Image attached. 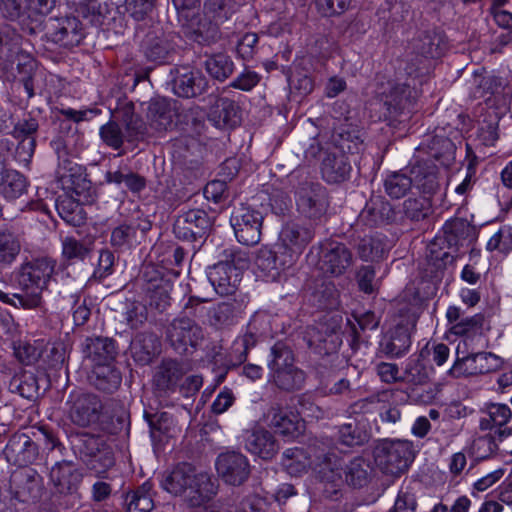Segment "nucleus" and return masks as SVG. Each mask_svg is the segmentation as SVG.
Returning a JSON list of instances; mask_svg holds the SVG:
<instances>
[{"mask_svg": "<svg viewBox=\"0 0 512 512\" xmlns=\"http://www.w3.org/2000/svg\"><path fill=\"white\" fill-rule=\"evenodd\" d=\"M27 181L23 174L14 169L2 168L0 194L7 199H16L26 192Z\"/></svg>", "mask_w": 512, "mask_h": 512, "instance_id": "13d9d810", "label": "nucleus"}, {"mask_svg": "<svg viewBox=\"0 0 512 512\" xmlns=\"http://www.w3.org/2000/svg\"><path fill=\"white\" fill-rule=\"evenodd\" d=\"M442 232V236H437L428 245L426 255L428 265L434 268L431 272L443 271L448 264H453L455 261V257L443 251L441 245L446 242L448 248L456 247L462 240L473 237L475 228L465 219L454 218L444 224Z\"/></svg>", "mask_w": 512, "mask_h": 512, "instance_id": "7ed1b4c3", "label": "nucleus"}, {"mask_svg": "<svg viewBox=\"0 0 512 512\" xmlns=\"http://www.w3.org/2000/svg\"><path fill=\"white\" fill-rule=\"evenodd\" d=\"M69 443L74 455L97 473L105 472L115 464L113 448L101 435L72 432Z\"/></svg>", "mask_w": 512, "mask_h": 512, "instance_id": "f03ea898", "label": "nucleus"}, {"mask_svg": "<svg viewBox=\"0 0 512 512\" xmlns=\"http://www.w3.org/2000/svg\"><path fill=\"white\" fill-rule=\"evenodd\" d=\"M0 14L8 21L18 22L20 30L29 36H37L44 31L41 17L28 13L23 0H0Z\"/></svg>", "mask_w": 512, "mask_h": 512, "instance_id": "6ab92c4d", "label": "nucleus"}, {"mask_svg": "<svg viewBox=\"0 0 512 512\" xmlns=\"http://www.w3.org/2000/svg\"><path fill=\"white\" fill-rule=\"evenodd\" d=\"M194 465L182 462L177 464L162 480V487L174 496H183L196 473Z\"/></svg>", "mask_w": 512, "mask_h": 512, "instance_id": "37998d69", "label": "nucleus"}, {"mask_svg": "<svg viewBox=\"0 0 512 512\" xmlns=\"http://www.w3.org/2000/svg\"><path fill=\"white\" fill-rule=\"evenodd\" d=\"M21 35L10 25H0V65L8 70L12 68L21 47Z\"/></svg>", "mask_w": 512, "mask_h": 512, "instance_id": "49530a36", "label": "nucleus"}, {"mask_svg": "<svg viewBox=\"0 0 512 512\" xmlns=\"http://www.w3.org/2000/svg\"><path fill=\"white\" fill-rule=\"evenodd\" d=\"M166 340L179 355H192L204 340L202 328L195 320L180 316L166 327Z\"/></svg>", "mask_w": 512, "mask_h": 512, "instance_id": "0eeeda50", "label": "nucleus"}, {"mask_svg": "<svg viewBox=\"0 0 512 512\" xmlns=\"http://www.w3.org/2000/svg\"><path fill=\"white\" fill-rule=\"evenodd\" d=\"M255 343L256 338L254 334L247 333L233 344L234 354L227 355L222 351V347H219L217 351H214L212 355V362L220 368V372L216 376L218 383L224 380L229 369L241 365L246 360L248 349L254 346Z\"/></svg>", "mask_w": 512, "mask_h": 512, "instance_id": "a878e982", "label": "nucleus"}, {"mask_svg": "<svg viewBox=\"0 0 512 512\" xmlns=\"http://www.w3.org/2000/svg\"><path fill=\"white\" fill-rule=\"evenodd\" d=\"M43 32V39L65 49L79 46L86 37L82 22L73 15L49 18Z\"/></svg>", "mask_w": 512, "mask_h": 512, "instance_id": "423d86ee", "label": "nucleus"}, {"mask_svg": "<svg viewBox=\"0 0 512 512\" xmlns=\"http://www.w3.org/2000/svg\"><path fill=\"white\" fill-rule=\"evenodd\" d=\"M433 213L431 197L418 196L409 197L403 201L397 215L400 216L398 225H403L406 221L413 223L427 219Z\"/></svg>", "mask_w": 512, "mask_h": 512, "instance_id": "c03bdc74", "label": "nucleus"}, {"mask_svg": "<svg viewBox=\"0 0 512 512\" xmlns=\"http://www.w3.org/2000/svg\"><path fill=\"white\" fill-rule=\"evenodd\" d=\"M61 181L63 186L70 189L82 203L92 204L95 201L96 189L81 166L69 167L68 173L61 175Z\"/></svg>", "mask_w": 512, "mask_h": 512, "instance_id": "f704fd0d", "label": "nucleus"}, {"mask_svg": "<svg viewBox=\"0 0 512 512\" xmlns=\"http://www.w3.org/2000/svg\"><path fill=\"white\" fill-rule=\"evenodd\" d=\"M144 418L148 422L150 434L154 440H160L162 435L168 434L173 425L172 416L165 411L155 413L145 411Z\"/></svg>", "mask_w": 512, "mask_h": 512, "instance_id": "774afa93", "label": "nucleus"}, {"mask_svg": "<svg viewBox=\"0 0 512 512\" xmlns=\"http://www.w3.org/2000/svg\"><path fill=\"white\" fill-rule=\"evenodd\" d=\"M320 171L322 178L329 184H339L347 181L352 172L349 155L332 149L324 152Z\"/></svg>", "mask_w": 512, "mask_h": 512, "instance_id": "cd10ccee", "label": "nucleus"}, {"mask_svg": "<svg viewBox=\"0 0 512 512\" xmlns=\"http://www.w3.org/2000/svg\"><path fill=\"white\" fill-rule=\"evenodd\" d=\"M188 27V38L200 45H211L220 39L218 25L206 15L197 13L185 22Z\"/></svg>", "mask_w": 512, "mask_h": 512, "instance_id": "a19ab883", "label": "nucleus"}, {"mask_svg": "<svg viewBox=\"0 0 512 512\" xmlns=\"http://www.w3.org/2000/svg\"><path fill=\"white\" fill-rule=\"evenodd\" d=\"M125 1L126 0H81L78 12L84 18H88L92 25L100 27L104 24L111 10L120 7Z\"/></svg>", "mask_w": 512, "mask_h": 512, "instance_id": "09e8293b", "label": "nucleus"}, {"mask_svg": "<svg viewBox=\"0 0 512 512\" xmlns=\"http://www.w3.org/2000/svg\"><path fill=\"white\" fill-rule=\"evenodd\" d=\"M503 360L491 352L472 353L458 358L449 374L455 378L491 373L502 367Z\"/></svg>", "mask_w": 512, "mask_h": 512, "instance_id": "f3484780", "label": "nucleus"}, {"mask_svg": "<svg viewBox=\"0 0 512 512\" xmlns=\"http://www.w3.org/2000/svg\"><path fill=\"white\" fill-rule=\"evenodd\" d=\"M212 222L205 210L191 209L180 214L173 226L175 236L193 244V249L200 247L209 235Z\"/></svg>", "mask_w": 512, "mask_h": 512, "instance_id": "9b49d317", "label": "nucleus"}, {"mask_svg": "<svg viewBox=\"0 0 512 512\" xmlns=\"http://www.w3.org/2000/svg\"><path fill=\"white\" fill-rule=\"evenodd\" d=\"M145 59L156 64H165L175 54V45L161 29L149 30L141 41Z\"/></svg>", "mask_w": 512, "mask_h": 512, "instance_id": "5701e85b", "label": "nucleus"}, {"mask_svg": "<svg viewBox=\"0 0 512 512\" xmlns=\"http://www.w3.org/2000/svg\"><path fill=\"white\" fill-rule=\"evenodd\" d=\"M295 364V355L291 346L284 341H277L270 349V360L267 365L270 374Z\"/></svg>", "mask_w": 512, "mask_h": 512, "instance_id": "680f3d73", "label": "nucleus"}, {"mask_svg": "<svg viewBox=\"0 0 512 512\" xmlns=\"http://www.w3.org/2000/svg\"><path fill=\"white\" fill-rule=\"evenodd\" d=\"M50 479L55 493L60 495H75L82 480L81 471L70 461L56 463L50 471Z\"/></svg>", "mask_w": 512, "mask_h": 512, "instance_id": "7c9ffc66", "label": "nucleus"}, {"mask_svg": "<svg viewBox=\"0 0 512 512\" xmlns=\"http://www.w3.org/2000/svg\"><path fill=\"white\" fill-rule=\"evenodd\" d=\"M65 404L69 420L80 428L96 424L104 407L98 395L80 390L71 391Z\"/></svg>", "mask_w": 512, "mask_h": 512, "instance_id": "1a4fd4ad", "label": "nucleus"}, {"mask_svg": "<svg viewBox=\"0 0 512 512\" xmlns=\"http://www.w3.org/2000/svg\"><path fill=\"white\" fill-rule=\"evenodd\" d=\"M353 264L351 250L341 242L325 241L320 245L318 267L323 274L332 277L343 275Z\"/></svg>", "mask_w": 512, "mask_h": 512, "instance_id": "4468645a", "label": "nucleus"}, {"mask_svg": "<svg viewBox=\"0 0 512 512\" xmlns=\"http://www.w3.org/2000/svg\"><path fill=\"white\" fill-rule=\"evenodd\" d=\"M188 368L183 361L164 358L156 366L152 386L158 397H169L178 388L179 383L187 373Z\"/></svg>", "mask_w": 512, "mask_h": 512, "instance_id": "2eb2a0df", "label": "nucleus"}, {"mask_svg": "<svg viewBox=\"0 0 512 512\" xmlns=\"http://www.w3.org/2000/svg\"><path fill=\"white\" fill-rule=\"evenodd\" d=\"M208 120L219 129H232L241 123V109L229 98H218L208 113Z\"/></svg>", "mask_w": 512, "mask_h": 512, "instance_id": "72a5a7b5", "label": "nucleus"}, {"mask_svg": "<svg viewBox=\"0 0 512 512\" xmlns=\"http://www.w3.org/2000/svg\"><path fill=\"white\" fill-rule=\"evenodd\" d=\"M88 379L96 390L106 394H113L121 386L122 373L114 363L93 365Z\"/></svg>", "mask_w": 512, "mask_h": 512, "instance_id": "58836bf2", "label": "nucleus"}, {"mask_svg": "<svg viewBox=\"0 0 512 512\" xmlns=\"http://www.w3.org/2000/svg\"><path fill=\"white\" fill-rule=\"evenodd\" d=\"M236 305L234 302L223 301L210 306L208 311V324L220 329L230 326L236 318Z\"/></svg>", "mask_w": 512, "mask_h": 512, "instance_id": "052dcab7", "label": "nucleus"}, {"mask_svg": "<svg viewBox=\"0 0 512 512\" xmlns=\"http://www.w3.org/2000/svg\"><path fill=\"white\" fill-rule=\"evenodd\" d=\"M341 322L340 316H325L308 330V346L320 355L336 353L342 344Z\"/></svg>", "mask_w": 512, "mask_h": 512, "instance_id": "ddd939ff", "label": "nucleus"}, {"mask_svg": "<svg viewBox=\"0 0 512 512\" xmlns=\"http://www.w3.org/2000/svg\"><path fill=\"white\" fill-rule=\"evenodd\" d=\"M271 382L280 390L293 392L300 390L306 380L305 372L295 364L270 374Z\"/></svg>", "mask_w": 512, "mask_h": 512, "instance_id": "6e6d98bb", "label": "nucleus"}, {"mask_svg": "<svg viewBox=\"0 0 512 512\" xmlns=\"http://www.w3.org/2000/svg\"><path fill=\"white\" fill-rule=\"evenodd\" d=\"M411 53L426 59H437L444 55L447 49V40L444 32L431 29L417 34L409 43Z\"/></svg>", "mask_w": 512, "mask_h": 512, "instance_id": "bb28decb", "label": "nucleus"}, {"mask_svg": "<svg viewBox=\"0 0 512 512\" xmlns=\"http://www.w3.org/2000/svg\"><path fill=\"white\" fill-rule=\"evenodd\" d=\"M48 388V379L44 373L39 375L30 371H22L15 374L10 383L11 392H17L20 396L28 400H36Z\"/></svg>", "mask_w": 512, "mask_h": 512, "instance_id": "2f4dec72", "label": "nucleus"}, {"mask_svg": "<svg viewBox=\"0 0 512 512\" xmlns=\"http://www.w3.org/2000/svg\"><path fill=\"white\" fill-rule=\"evenodd\" d=\"M39 128L38 121L35 118H28L18 121L12 131V136L20 140L17 150L20 154L31 157L36 146L35 135Z\"/></svg>", "mask_w": 512, "mask_h": 512, "instance_id": "8fccbe9b", "label": "nucleus"}, {"mask_svg": "<svg viewBox=\"0 0 512 512\" xmlns=\"http://www.w3.org/2000/svg\"><path fill=\"white\" fill-rule=\"evenodd\" d=\"M4 455L8 462L16 466L33 464L39 457L38 444L24 433H15L8 441Z\"/></svg>", "mask_w": 512, "mask_h": 512, "instance_id": "393cba45", "label": "nucleus"}, {"mask_svg": "<svg viewBox=\"0 0 512 512\" xmlns=\"http://www.w3.org/2000/svg\"><path fill=\"white\" fill-rule=\"evenodd\" d=\"M83 353L85 358L89 359L93 365H104L113 363L118 351L114 339L97 336L86 339Z\"/></svg>", "mask_w": 512, "mask_h": 512, "instance_id": "e433bc0d", "label": "nucleus"}, {"mask_svg": "<svg viewBox=\"0 0 512 512\" xmlns=\"http://www.w3.org/2000/svg\"><path fill=\"white\" fill-rule=\"evenodd\" d=\"M417 99V91L408 84L391 85L370 102V110L375 111L379 120L402 122L408 118Z\"/></svg>", "mask_w": 512, "mask_h": 512, "instance_id": "20e7f679", "label": "nucleus"}, {"mask_svg": "<svg viewBox=\"0 0 512 512\" xmlns=\"http://www.w3.org/2000/svg\"><path fill=\"white\" fill-rule=\"evenodd\" d=\"M298 211L310 220L321 219L330 206L327 189L318 182L303 181L295 188Z\"/></svg>", "mask_w": 512, "mask_h": 512, "instance_id": "9d476101", "label": "nucleus"}, {"mask_svg": "<svg viewBox=\"0 0 512 512\" xmlns=\"http://www.w3.org/2000/svg\"><path fill=\"white\" fill-rule=\"evenodd\" d=\"M92 251L93 241L91 240L80 241L74 237H66L62 242V256L69 262L85 261L91 257Z\"/></svg>", "mask_w": 512, "mask_h": 512, "instance_id": "e2e57ef3", "label": "nucleus"}, {"mask_svg": "<svg viewBox=\"0 0 512 512\" xmlns=\"http://www.w3.org/2000/svg\"><path fill=\"white\" fill-rule=\"evenodd\" d=\"M374 459L385 474L400 476L414 461L413 444L404 440H379L374 447Z\"/></svg>", "mask_w": 512, "mask_h": 512, "instance_id": "39448f33", "label": "nucleus"}, {"mask_svg": "<svg viewBox=\"0 0 512 512\" xmlns=\"http://www.w3.org/2000/svg\"><path fill=\"white\" fill-rule=\"evenodd\" d=\"M160 342L153 332L138 333L131 341L132 358L139 365H149L159 354Z\"/></svg>", "mask_w": 512, "mask_h": 512, "instance_id": "79ce46f5", "label": "nucleus"}, {"mask_svg": "<svg viewBox=\"0 0 512 512\" xmlns=\"http://www.w3.org/2000/svg\"><path fill=\"white\" fill-rule=\"evenodd\" d=\"M412 185L425 196L431 197L440 187L438 169L436 165L428 162H417L410 169Z\"/></svg>", "mask_w": 512, "mask_h": 512, "instance_id": "a18cd8bd", "label": "nucleus"}, {"mask_svg": "<svg viewBox=\"0 0 512 512\" xmlns=\"http://www.w3.org/2000/svg\"><path fill=\"white\" fill-rule=\"evenodd\" d=\"M263 215L260 211L247 204L234 206L230 216L237 240L247 246L259 243L262 234Z\"/></svg>", "mask_w": 512, "mask_h": 512, "instance_id": "f8f14e48", "label": "nucleus"}, {"mask_svg": "<svg viewBox=\"0 0 512 512\" xmlns=\"http://www.w3.org/2000/svg\"><path fill=\"white\" fill-rule=\"evenodd\" d=\"M83 204L67 194L60 195L55 200V207L59 216L74 227H79L85 223L86 213Z\"/></svg>", "mask_w": 512, "mask_h": 512, "instance_id": "603ef678", "label": "nucleus"}, {"mask_svg": "<svg viewBox=\"0 0 512 512\" xmlns=\"http://www.w3.org/2000/svg\"><path fill=\"white\" fill-rule=\"evenodd\" d=\"M245 447L250 453L263 460L272 459L279 451L278 441L270 431L264 428L247 432Z\"/></svg>", "mask_w": 512, "mask_h": 512, "instance_id": "c9c22d12", "label": "nucleus"}, {"mask_svg": "<svg viewBox=\"0 0 512 512\" xmlns=\"http://www.w3.org/2000/svg\"><path fill=\"white\" fill-rule=\"evenodd\" d=\"M14 496L20 502H36L42 496V477L34 470L19 471L11 477Z\"/></svg>", "mask_w": 512, "mask_h": 512, "instance_id": "c756f323", "label": "nucleus"}, {"mask_svg": "<svg viewBox=\"0 0 512 512\" xmlns=\"http://www.w3.org/2000/svg\"><path fill=\"white\" fill-rule=\"evenodd\" d=\"M187 492L183 495L190 507H200L209 502L218 490L217 480L206 472L195 473Z\"/></svg>", "mask_w": 512, "mask_h": 512, "instance_id": "473e14b6", "label": "nucleus"}, {"mask_svg": "<svg viewBox=\"0 0 512 512\" xmlns=\"http://www.w3.org/2000/svg\"><path fill=\"white\" fill-rule=\"evenodd\" d=\"M345 483L355 489L366 486L372 479L373 467L369 460L358 456L353 458L344 469Z\"/></svg>", "mask_w": 512, "mask_h": 512, "instance_id": "3c124183", "label": "nucleus"}, {"mask_svg": "<svg viewBox=\"0 0 512 512\" xmlns=\"http://www.w3.org/2000/svg\"><path fill=\"white\" fill-rule=\"evenodd\" d=\"M359 404H354L352 413L347 421L338 427V442L347 447L362 446L367 443L371 437L369 419L364 413H359L356 408Z\"/></svg>", "mask_w": 512, "mask_h": 512, "instance_id": "a211bd4d", "label": "nucleus"}, {"mask_svg": "<svg viewBox=\"0 0 512 512\" xmlns=\"http://www.w3.org/2000/svg\"><path fill=\"white\" fill-rule=\"evenodd\" d=\"M147 117L150 125L157 131H166L173 125L174 113L164 98H155L149 102Z\"/></svg>", "mask_w": 512, "mask_h": 512, "instance_id": "5fc2aeb1", "label": "nucleus"}, {"mask_svg": "<svg viewBox=\"0 0 512 512\" xmlns=\"http://www.w3.org/2000/svg\"><path fill=\"white\" fill-rule=\"evenodd\" d=\"M218 475L233 486L242 485L250 475V465L247 458L238 452H226L216 460Z\"/></svg>", "mask_w": 512, "mask_h": 512, "instance_id": "4be33fe9", "label": "nucleus"}, {"mask_svg": "<svg viewBox=\"0 0 512 512\" xmlns=\"http://www.w3.org/2000/svg\"><path fill=\"white\" fill-rule=\"evenodd\" d=\"M169 76L168 85L179 98H197L210 88L209 80L202 71L189 64L175 65L170 69Z\"/></svg>", "mask_w": 512, "mask_h": 512, "instance_id": "6e6552de", "label": "nucleus"}, {"mask_svg": "<svg viewBox=\"0 0 512 512\" xmlns=\"http://www.w3.org/2000/svg\"><path fill=\"white\" fill-rule=\"evenodd\" d=\"M270 426L277 433L289 437L296 438L302 434L305 425L298 414L289 412L281 408L279 405L272 406L269 410Z\"/></svg>", "mask_w": 512, "mask_h": 512, "instance_id": "ea45409f", "label": "nucleus"}, {"mask_svg": "<svg viewBox=\"0 0 512 512\" xmlns=\"http://www.w3.org/2000/svg\"><path fill=\"white\" fill-rule=\"evenodd\" d=\"M242 269L231 262H219L209 268L208 280L221 296L233 295L242 280Z\"/></svg>", "mask_w": 512, "mask_h": 512, "instance_id": "b1692460", "label": "nucleus"}, {"mask_svg": "<svg viewBox=\"0 0 512 512\" xmlns=\"http://www.w3.org/2000/svg\"><path fill=\"white\" fill-rule=\"evenodd\" d=\"M411 345V336L408 327L397 325L380 342V348L383 353L390 357H399L405 353Z\"/></svg>", "mask_w": 512, "mask_h": 512, "instance_id": "864d4df0", "label": "nucleus"}, {"mask_svg": "<svg viewBox=\"0 0 512 512\" xmlns=\"http://www.w3.org/2000/svg\"><path fill=\"white\" fill-rule=\"evenodd\" d=\"M314 236L315 230L312 225L289 221L280 230L278 248L295 261Z\"/></svg>", "mask_w": 512, "mask_h": 512, "instance_id": "dca6fc26", "label": "nucleus"}, {"mask_svg": "<svg viewBox=\"0 0 512 512\" xmlns=\"http://www.w3.org/2000/svg\"><path fill=\"white\" fill-rule=\"evenodd\" d=\"M294 263V259L290 255H286L283 251H274L264 246L260 248L255 257L257 268L263 272L264 276L275 279L281 270L289 268Z\"/></svg>", "mask_w": 512, "mask_h": 512, "instance_id": "4c0bfd02", "label": "nucleus"}, {"mask_svg": "<svg viewBox=\"0 0 512 512\" xmlns=\"http://www.w3.org/2000/svg\"><path fill=\"white\" fill-rule=\"evenodd\" d=\"M151 485L143 484L138 490L128 493L125 498L127 512H150L153 508V500L148 494Z\"/></svg>", "mask_w": 512, "mask_h": 512, "instance_id": "338daca9", "label": "nucleus"}, {"mask_svg": "<svg viewBox=\"0 0 512 512\" xmlns=\"http://www.w3.org/2000/svg\"><path fill=\"white\" fill-rule=\"evenodd\" d=\"M355 247L358 256L363 261H378L379 259H382L387 252L386 245L383 240L373 236H365L361 238Z\"/></svg>", "mask_w": 512, "mask_h": 512, "instance_id": "0e129e2a", "label": "nucleus"}, {"mask_svg": "<svg viewBox=\"0 0 512 512\" xmlns=\"http://www.w3.org/2000/svg\"><path fill=\"white\" fill-rule=\"evenodd\" d=\"M56 261L50 258H38L23 263L17 272L20 292L6 293L0 290V301L24 309L40 306L42 292L54 273Z\"/></svg>", "mask_w": 512, "mask_h": 512, "instance_id": "f257e3e1", "label": "nucleus"}, {"mask_svg": "<svg viewBox=\"0 0 512 512\" xmlns=\"http://www.w3.org/2000/svg\"><path fill=\"white\" fill-rule=\"evenodd\" d=\"M205 57L204 69L213 79L223 82L233 74L234 62L226 53L205 54Z\"/></svg>", "mask_w": 512, "mask_h": 512, "instance_id": "4d7b16f0", "label": "nucleus"}, {"mask_svg": "<svg viewBox=\"0 0 512 512\" xmlns=\"http://www.w3.org/2000/svg\"><path fill=\"white\" fill-rule=\"evenodd\" d=\"M363 135V131L357 125L341 123L333 129L330 138L332 150L351 156L359 154L364 146Z\"/></svg>", "mask_w": 512, "mask_h": 512, "instance_id": "c85d7f7f", "label": "nucleus"}, {"mask_svg": "<svg viewBox=\"0 0 512 512\" xmlns=\"http://www.w3.org/2000/svg\"><path fill=\"white\" fill-rule=\"evenodd\" d=\"M412 188L411 174L392 172L384 180V190L392 199L404 197Z\"/></svg>", "mask_w": 512, "mask_h": 512, "instance_id": "69168bd1", "label": "nucleus"}, {"mask_svg": "<svg viewBox=\"0 0 512 512\" xmlns=\"http://www.w3.org/2000/svg\"><path fill=\"white\" fill-rule=\"evenodd\" d=\"M21 251L19 236L10 228L0 229V264H12Z\"/></svg>", "mask_w": 512, "mask_h": 512, "instance_id": "bf43d9fd", "label": "nucleus"}, {"mask_svg": "<svg viewBox=\"0 0 512 512\" xmlns=\"http://www.w3.org/2000/svg\"><path fill=\"white\" fill-rule=\"evenodd\" d=\"M359 217L369 227L398 224L400 219L394 206L381 195H372L367 200Z\"/></svg>", "mask_w": 512, "mask_h": 512, "instance_id": "412c9836", "label": "nucleus"}, {"mask_svg": "<svg viewBox=\"0 0 512 512\" xmlns=\"http://www.w3.org/2000/svg\"><path fill=\"white\" fill-rule=\"evenodd\" d=\"M171 290V282L161 276L148 278L144 286L149 305L159 312H164L170 306Z\"/></svg>", "mask_w": 512, "mask_h": 512, "instance_id": "de8ad7c7", "label": "nucleus"}, {"mask_svg": "<svg viewBox=\"0 0 512 512\" xmlns=\"http://www.w3.org/2000/svg\"><path fill=\"white\" fill-rule=\"evenodd\" d=\"M320 457L321 463H315L316 477L324 485V495L327 498L337 499L345 482L341 460L338 456H325L323 453Z\"/></svg>", "mask_w": 512, "mask_h": 512, "instance_id": "aec40b11", "label": "nucleus"}]
</instances>
